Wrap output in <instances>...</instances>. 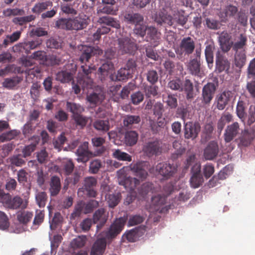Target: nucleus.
I'll return each instance as SVG.
<instances>
[{
  "label": "nucleus",
  "instance_id": "nucleus-16",
  "mask_svg": "<svg viewBox=\"0 0 255 255\" xmlns=\"http://www.w3.org/2000/svg\"><path fill=\"white\" fill-rule=\"evenodd\" d=\"M90 19L88 16L82 13L74 18H71L72 30H79L87 27Z\"/></svg>",
  "mask_w": 255,
  "mask_h": 255
},
{
  "label": "nucleus",
  "instance_id": "nucleus-36",
  "mask_svg": "<svg viewBox=\"0 0 255 255\" xmlns=\"http://www.w3.org/2000/svg\"><path fill=\"white\" fill-rule=\"evenodd\" d=\"M247 41V37L243 34H240L237 41L233 45V50L236 52L242 51V50L245 51Z\"/></svg>",
  "mask_w": 255,
  "mask_h": 255
},
{
  "label": "nucleus",
  "instance_id": "nucleus-37",
  "mask_svg": "<svg viewBox=\"0 0 255 255\" xmlns=\"http://www.w3.org/2000/svg\"><path fill=\"white\" fill-rule=\"evenodd\" d=\"M232 120L233 117L229 113L223 114L222 115L217 124L218 131L220 134L221 133L226 124L231 122Z\"/></svg>",
  "mask_w": 255,
  "mask_h": 255
},
{
  "label": "nucleus",
  "instance_id": "nucleus-48",
  "mask_svg": "<svg viewBox=\"0 0 255 255\" xmlns=\"http://www.w3.org/2000/svg\"><path fill=\"white\" fill-rule=\"evenodd\" d=\"M117 9L115 6L112 5L103 4L100 6L97 9V12L99 14L106 13L108 14H116Z\"/></svg>",
  "mask_w": 255,
  "mask_h": 255
},
{
  "label": "nucleus",
  "instance_id": "nucleus-54",
  "mask_svg": "<svg viewBox=\"0 0 255 255\" xmlns=\"http://www.w3.org/2000/svg\"><path fill=\"white\" fill-rule=\"evenodd\" d=\"M61 166L67 175L70 174L73 171L74 165L72 161L68 158H64L61 162Z\"/></svg>",
  "mask_w": 255,
  "mask_h": 255
},
{
  "label": "nucleus",
  "instance_id": "nucleus-29",
  "mask_svg": "<svg viewBox=\"0 0 255 255\" xmlns=\"http://www.w3.org/2000/svg\"><path fill=\"white\" fill-rule=\"evenodd\" d=\"M61 188L60 179L57 176H52L50 182L49 191L51 196L58 194Z\"/></svg>",
  "mask_w": 255,
  "mask_h": 255
},
{
  "label": "nucleus",
  "instance_id": "nucleus-5",
  "mask_svg": "<svg viewBox=\"0 0 255 255\" xmlns=\"http://www.w3.org/2000/svg\"><path fill=\"white\" fill-rule=\"evenodd\" d=\"M82 69L83 75L78 77V84H75L73 83L72 89L75 94H78L80 92V86L84 90L85 89H92L93 87V82L92 79L89 76V74L94 70V66L92 65H82L81 67Z\"/></svg>",
  "mask_w": 255,
  "mask_h": 255
},
{
  "label": "nucleus",
  "instance_id": "nucleus-59",
  "mask_svg": "<svg viewBox=\"0 0 255 255\" xmlns=\"http://www.w3.org/2000/svg\"><path fill=\"white\" fill-rule=\"evenodd\" d=\"M102 166V163L99 159H94L91 161L89 165V172L92 174L98 172Z\"/></svg>",
  "mask_w": 255,
  "mask_h": 255
},
{
  "label": "nucleus",
  "instance_id": "nucleus-55",
  "mask_svg": "<svg viewBox=\"0 0 255 255\" xmlns=\"http://www.w3.org/2000/svg\"><path fill=\"white\" fill-rule=\"evenodd\" d=\"M236 113L237 116L243 123L245 122L246 117L244 103L243 101H239L236 107Z\"/></svg>",
  "mask_w": 255,
  "mask_h": 255
},
{
  "label": "nucleus",
  "instance_id": "nucleus-52",
  "mask_svg": "<svg viewBox=\"0 0 255 255\" xmlns=\"http://www.w3.org/2000/svg\"><path fill=\"white\" fill-rule=\"evenodd\" d=\"M148 26L142 22H139L134 25L133 33L137 36L143 37L146 34Z\"/></svg>",
  "mask_w": 255,
  "mask_h": 255
},
{
  "label": "nucleus",
  "instance_id": "nucleus-10",
  "mask_svg": "<svg viewBox=\"0 0 255 255\" xmlns=\"http://www.w3.org/2000/svg\"><path fill=\"white\" fill-rule=\"evenodd\" d=\"M255 138V129L254 127L250 128H245L242 130L240 136L237 139L238 145L239 147H244L249 146Z\"/></svg>",
  "mask_w": 255,
  "mask_h": 255
},
{
  "label": "nucleus",
  "instance_id": "nucleus-19",
  "mask_svg": "<svg viewBox=\"0 0 255 255\" xmlns=\"http://www.w3.org/2000/svg\"><path fill=\"white\" fill-rule=\"evenodd\" d=\"M176 170L174 165L166 162H160L156 166V171L163 177L168 178Z\"/></svg>",
  "mask_w": 255,
  "mask_h": 255
},
{
  "label": "nucleus",
  "instance_id": "nucleus-46",
  "mask_svg": "<svg viewBox=\"0 0 255 255\" xmlns=\"http://www.w3.org/2000/svg\"><path fill=\"white\" fill-rule=\"evenodd\" d=\"M33 214L31 212L23 211L19 212L17 214V219L18 221L22 224H26L32 219Z\"/></svg>",
  "mask_w": 255,
  "mask_h": 255
},
{
  "label": "nucleus",
  "instance_id": "nucleus-31",
  "mask_svg": "<svg viewBox=\"0 0 255 255\" xmlns=\"http://www.w3.org/2000/svg\"><path fill=\"white\" fill-rule=\"evenodd\" d=\"M216 67L219 72L224 70L228 71L230 66V64L228 59L219 54L216 56Z\"/></svg>",
  "mask_w": 255,
  "mask_h": 255
},
{
  "label": "nucleus",
  "instance_id": "nucleus-53",
  "mask_svg": "<svg viewBox=\"0 0 255 255\" xmlns=\"http://www.w3.org/2000/svg\"><path fill=\"white\" fill-rule=\"evenodd\" d=\"M45 59L47 63L50 65H59L63 63L64 61V59L59 55H56L54 54L47 56L45 58Z\"/></svg>",
  "mask_w": 255,
  "mask_h": 255
},
{
  "label": "nucleus",
  "instance_id": "nucleus-7",
  "mask_svg": "<svg viewBox=\"0 0 255 255\" xmlns=\"http://www.w3.org/2000/svg\"><path fill=\"white\" fill-rule=\"evenodd\" d=\"M168 87L173 90L184 91L188 100H191L194 97L193 84L189 79L185 81L180 79H173L168 82Z\"/></svg>",
  "mask_w": 255,
  "mask_h": 255
},
{
  "label": "nucleus",
  "instance_id": "nucleus-34",
  "mask_svg": "<svg viewBox=\"0 0 255 255\" xmlns=\"http://www.w3.org/2000/svg\"><path fill=\"white\" fill-rule=\"evenodd\" d=\"M131 77V74L126 68H121L115 75H111V78L113 81H124Z\"/></svg>",
  "mask_w": 255,
  "mask_h": 255
},
{
  "label": "nucleus",
  "instance_id": "nucleus-49",
  "mask_svg": "<svg viewBox=\"0 0 255 255\" xmlns=\"http://www.w3.org/2000/svg\"><path fill=\"white\" fill-rule=\"evenodd\" d=\"M104 99L103 94L93 93L87 96V101L93 105L101 103Z\"/></svg>",
  "mask_w": 255,
  "mask_h": 255
},
{
  "label": "nucleus",
  "instance_id": "nucleus-47",
  "mask_svg": "<svg viewBox=\"0 0 255 255\" xmlns=\"http://www.w3.org/2000/svg\"><path fill=\"white\" fill-rule=\"evenodd\" d=\"M120 194H106L105 198L107 200L109 207L113 208L117 206L120 201Z\"/></svg>",
  "mask_w": 255,
  "mask_h": 255
},
{
  "label": "nucleus",
  "instance_id": "nucleus-42",
  "mask_svg": "<svg viewBox=\"0 0 255 255\" xmlns=\"http://www.w3.org/2000/svg\"><path fill=\"white\" fill-rule=\"evenodd\" d=\"M138 140V134L134 131H129L126 133L125 136V143L129 146L136 144Z\"/></svg>",
  "mask_w": 255,
  "mask_h": 255
},
{
  "label": "nucleus",
  "instance_id": "nucleus-64",
  "mask_svg": "<svg viewBox=\"0 0 255 255\" xmlns=\"http://www.w3.org/2000/svg\"><path fill=\"white\" fill-rule=\"evenodd\" d=\"M155 191L154 189L153 184L150 182H146L143 184L140 188L139 193L142 195L147 194L149 192Z\"/></svg>",
  "mask_w": 255,
  "mask_h": 255
},
{
  "label": "nucleus",
  "instance_id": "nucleus-23",
  "mask_svg": "<svg viewBox=\"0 0 255 255\" xmlns=\"http://www.w3.org/2000/svg\"><path fill=\"white\" fill-rule=\"evenodd\" d=\"M146 33L147 41L150 42L153 46H156L160 41V33L152 26H148Z\"/></svg>",
  "mask_w": 255,
  "mask_h": 255
},
{
  "label": "nucleus",
  "instance_id": "nucleus-45",
  "mask_svg": "<svg viewBox=\"0 0 255 255\" xmlns=\"http://www.w3.org/2000/svg\"><path fill=\"white\" fill-rule=\"evenodd\" d=\"M21 80V79L18 76L6 78L2 83V85L7 89H11L17 86L20 82Z\"/></svg>",
  "mask_w": 255,
  "mask_h": 255
},
{
  "label": "nucleus",
  "instance_id": "nucleus-1",
  "mask_svg": "<svg viewBox=\"0 0 255 255\" xmlns=\"http://www.w3.org/2000/svg\"><path fill=\"white\" fill-rule=\"evenodd\" d=\"M170 12L172 15L168 14L164 9L160 10L155 14V21L158 24L164 23L174 28L183 26L187 23L188 16L185 14V10L172 5L170 7Z\"/></svg>",
  "mask_w": 255,
  "mask_h": 255
},
{
  "label": "nucleus",
  "instance_id": "nucleus-39",
  "mask_svg": "<svg viewBox=\"0 0 255 255\" xmlns=\"http://www.w3.org/2000/svg\"><path fill=\"white\" fill-rule=\"evenodd\" d=\"M214 46L212 44H208L205 50V55L208 67L211 69L213 63V50Z\"/></svg>",
  "mask_w": 255,
  "mask_h": 255
},
{
  "label": "nucleus",
  "instance_id": "nucleus-8",
  "mask_svg": "<svg viewBox=\"0 0 255 255\" xmlns=\"http://www.w3.org/2000/svg\"><path fill=\"white\" fill-rule=\"evenodd\" d=\"M53 3L50 0L40 1L34 4L31 9V11L35 14L41 13V18L42 19L52 18L57 12L55 7L50 10H47L45 12L44 11L48 10L49 7H51Z\"/></svg>",
  "mask_w": 255,
  "mask_h": 255
},
{
  "label": "nucleus",
  "instance_id": "nucleus-21",
  "mask_svg": "<svg viewBox=\"0 0 255 255\" xmlns=\"http://www.w3.org/2000/svg\"><path fill=\"white\" fill-rule=\"evenodd\" d=\"M219 147L215 141H210L204 150L203 156L206 160H212L218 155Z\"/></svg>",
  "mask_w": 255,
  "mask_h": 255
},
{
  "label": "nucleus",
  "instance_id": "nucleus-22",
  "mask_svg": "<svg viewBox=\"0 0 255 255\" xmlns=\"http://www.w3.org/2000/svg\"><path fill=\"white\" fill-rule=\"evenodd\" d=\"M108 213L103 208L99 209L94 214L93 220L95 224H97L98 230L101 229L106 223L108 219Z\"/></svg>",
  "mask_w": 255,
  "mask_h": 255
},
{
  "label": "nucleus",
  "instance_id": "nucleus-25",
  "mask_svg": "<svg viewBox=\"0 0 255 255\" xmlns=\"http://www.w3.org/2000/svg\"><path fill=\"white\" fill-rule=\"evenodd\" d=\"M124 18L126 23L134 25L139 22H142L144 19L143 16L141 14L133 11L126 12L124 15Z\"/></svg>",
  "mask_w": 255,
  "mask_h": 255
},
{
  "label": "nucleus",
  "instance_id": "nucleus-61",
  "mask_svg": "<svg viewBox=\"0 0 255 255\" xmlns=\"http://www.w3.org/2000/svg\"><path fill=\"white\" fill-rule=\"evenodd\" d=\"M9 226L8 218L5 213L0 211V230H5Z\"/></svg>",
  "mask_w": 255,
  "mask_h": 255
},
{
  "label": "nucleus",
  "instance_id": "nucleus-17",
  "mask_svg": "<svg viewBox=\"0 0 255 255\" xmlns=\"http://www.w3.org/2000/svg\"><path fill=\"white\" fill-rule=\"evenodd\" d=\"M118 52L120 54L130 53L134 49V43L128 37H122L118 39Z\"/></svg>",
  "mask_w": 255,
  "mask_h": 255
},
{
  "label": "nucleus",
  "instance_id": "nucleus-51",
  "mask_svg": "<svg viewBox=\"0 0 255 255\" xmlns=\"http://www.w3.org/2000/svg\"><path fill=\"white\" fill-rule=\"evenodd\" d=\"M35 200L40 208L44 207L47 201V196L45 192H38L35 194Z\"/></svg>",
  "mask_w": 255,
  "mask_h": 255
},
{
  "label": "nucleus",
  "instance_id": "nucleus-20",
  "mask_svg": "<svg viewBox=\"0 0 255 255\" xmlns=\"http://www.w3.org/2000/svg\"><path fill=\"white\" fill-rule=\"evenodd\" d=\"M240 131V125L238 122L228 125L224 134L225 141L229 142L232 141L239 133Z\"/></svg>",
  "mask_w": 255,
  "mask_h": 255
},
{
  "label": "nucleus",
  "instance_id": "nucleus-30",
  "mask_svg": "<svg viewBox=\"0 0 255 255\" xmlns=\"http://www.w3.org/2000/svg\"><path fill=\"white\" fill-rule=\"evenodd\" d=\"M114 68V64L109 60H107L103 63L99 68L98 71L101 75V79L103 80Z\"/></svg>",
  "mask_w": 255,
  "mask_h": 255
},
{
  "label": "nucleus",
  "instance_id": "nucleus-13",
  "mask_svg": "<svg viewBox=\"0 0 255 255\" xmlns=\"http://www.w3.org/2000/svg\"><path fill=\"white\" fill-rule=\"evenodd\" d=\"M200 126L198 123L187 122L184 126V134L186 139H191L193 140L195 139L200 131Z\"/></svg>",
  "mask_w": 255,
  "mask_h": 255
},
{
  "label": "nucleus",
  "instance_id": "nucleus-33",
  "mask_svg": "<svg viewBox=\"0 0 255 255\" xmlns=\"http://www.w3.org/2000/svg\"><path fill=\"white\" fill-rule=\"evenodd\" d=\"M98 22L100 24H106L116 28H119L120 27L119 21L109 16H104L100 17Z\"/></svg>",
  "mask_w": 255,
  "mask_h": 255
},
{
  "label": "nucleus",
  "instance_id": "nucleus-35",
  "mask_svg": "<svg viewBox=\"0 0 255 255\" xmlns=\"http://www.w3.org/2000/svg\"><path fill=\"white\" fill-rule=\"evenodd\" d=\"M94 128L101 132H106L110 129V124L108 120H97L93 123Z\"/></svg>",
  "mask_w": 255,
  "mask_h": 255
},
{
  "label": "nucleus",
  "instance_id": "nucleus-44",
  "mask_svg": "<svg viewBox=\"0 0 255 255\" xmlns=\"http://www.w3.org/2000/svg\"><path fill=\"white\" fill-rule=\"evenodd\" d=\"M246 61V55L245 51H242L236 52L235 55V65L241 68L245 64Z\"/></svg>",
  "mask_w": 255,
  "mask_h": 255
},
{
  "label": "nucleus",
  "instance_id": "nucleus-32",
  "mask_svg": "<svg viewBox=\"0 0 255 255\" xmlns=\"http://www.w3.org/2000/svg\"><path fill=\"white\" fill-rule=\"evenodd\" d=\"M188 66L192 74L200 77H202L203 73L200 71V63L197 59L191 60Z\"/></svg>",
  "mask_w": 255,
  "mask_h": 255
},
{
  "label": "nucleus",
  "instance_id": "nucleus-24",
  "mask_svg": "<svg viewBox=\"0 0 255 255\" xmlns=\"http://www.w3.org/2000/svg\"><path fill=\"white\" fill-rule=\"evenodd\" d=\"M216 88L214 84L209 83L205 85L202 89L203 102L205 104L209 103L213 98Z\"/></svg>",
  "mask_w": 255,
  "mask_h": 255
},
{
  "label": "nucleus",
  "instance_id": "nucleus-40",
  "mask_svg": "<svg viewBox=\"0 0 255 255\" xmlns=\"http://www.w3.org/2000/svg\"><path fill=\"white\" fill-rule=\"evenodd\" d=\"M139 180L136 178L129 176L120 185L124 186L127 190L132 191L139 184Z\"/></svg>",
  "mask_w": 255,
  "mask_h": 255
},
{
  "label": "nucleus",
  "instance_id": "nucleus-28",
  "mask_svg": "<svg viewBox=\"0 0 255 255\" xmlns=\"http://www.w3.org/2000/svg\"><path fill=\"white\" fill-rule=\"evenodd\" d=\"M238 11L237 7L234 5L229 4L226 6L220 13L219 16L222 21H226L229 18L234 16Z\"/></svg>",
  "mask_w": 255,
  "mask_h": 255
},
{
  "label": "nucleus",
  "instance_id": "nucleus-50",
  "mask_svg": "<svg viewBox=\"0 0 255 255\" xmlns=\"http://www.w3.org/2000/svg\"><path fill=\"white\" fill-rule=\"evenodd\" d=\"M140 118L138 116L128 115L124 118V125L127 127H130L133 124H136L140 122Z\"/></svg>",
  "mask_w": 255,
  "mask_h": 255
},
{
  "label": "nucleus",
  "instance_id": "nucleus-2",
  "mask_svg": "<svg viewBox=\"0 0 255 255\" xmlns=\"http://www.w3.org/2000/svg\"><path fill=\"white\" fill-rule=\"evenodd\" d=\"M125 222L126 220L123 218L117 219L106 233V238L100 237L94 242L91 249L90 255H103L107 246L106 238H113L119 234L123 230Z\"/></svg>",
  "mask_w": 255,
  "mask_h": 255
},
{
  "label": "nucleus",
  "instance_id": "nucleus-58",
  "mask_svg": "<svg viewBox=\"0 0 255 255\" xmlns=\"http://www.w3.org/2000/svg\"><path fill=\"white\" fill-rule=\"evenodd\" d=\"M190 198V194L185 189L182 190L178 194L177 198L175 199V204L179 205L181 202L187 201Z\"/></svg>",
  "mask_w": 255,
  "mask_h": 255
},
{
  "label": "nucleus",
  "instance_id": "nucleus-15",
  "mask_svg": "<svg viewBox=\"0 0 255 255\" xmlns=\"http://www.w3.org/2000/svg\"><path fill=\"white\" fill-rule=\"evenodd\" d=\"M194 49L195 43L193 40L190 37H184L181 40L179 48L176 50V52L179 55L184 53L189 55L192 53Z\"/></svg>",
  "mask_w": 255,
  "mask_h": 255
},
{
  "label": "nucleus",
  "instance_id": "nucleus-12",
  "mask_svg": "<svg viewBox=\"0 0 255 255\" xmlns=\"http://www.w3.org/2000/svg\"><path fill=\"white\" fill-rule=\"evenodd\" d=\"M80 49L81 52L80 61L82 63L89 62L93 56L99 55L103 53L102 50L97 46L92 47L82 45Z\"/></svg>",
  "mask_w": 255,
  "mask_h": 255
},
{
  "label": "nucleus",
  "instance_id": "nucleus-27",
  "mask_svg": "<svg viewBox=\"0 0 255 255\" xmlns=\"http://www.w3.org/2000/svg\"><path fill=\"white\" fill-rule=\"evenodd\" d=\"M219 42L223 51L227 52L230 50L232 45L230 41V36L226 32H222L219 36Z\"/></svg>",
  "mask_w": 255,
  "mask_h": 255
},
{
  "label": "nucleus",
  "instance_id": "nucleus-26",
  "mask_svg": "<svg viewBox=\"0 0 255 255\" xmlns=\"http://www.w3.org/2000/svg\"><path fill=\"white\" fill-rule=\"evenodd\" d=\"M233 97L231 91H226L218 96L217 107L219 110H223L228 104L231 98Z\"/></svg>",
  "mask_w": 255,
  "mask_h": 255
},
{
  "label": "nucleus",
  "instance_id": "nucleus-38",
  "mask_svg": "<svg viewBox=\"0 0 255 255\" xmlns=\"http://www.w3.org/2000/svg\"><path fill=\"white\" fill-rule=\"evenodd\" d=\"M66 108L68 111L73 114V116L80 114L84 111V108L81 105L75 103L67 102Z\"/></svg>",
  "mask_w": 255,
  "mask_h": 255
},
{
  "label": "nucleus",
  "instance_id": "nucleus-62",
  "mask_svg": "<svg viewBox=\"0 0 255 255\" xmlns=\"http://www.w3.org/2000/svg\"><path fill=\"white\" fill-rule=\"evenodd\" d=\"M36 157L40 163H45L49 160V155L45 149H42L36 153Z\"/></svg>",
  "mask_w": 255,
  "mask_h": 255
},
{
  "label": "nucleus",
  "instance_id": "nucleus-11",
  "mask_svg": "<svg viewBox=\"0 0 255 255\" xmlns=\"http://www.w3.org/2000/svg\"><path fill=\"white\" fill-rule=\"evenodd\" d=\"M76 69V64L74 63L66 64L63 69L57 73L56 80L62 83L69 82L73 80V76Z\"/></svg>",
  "mask_w": 255,
  "mask_h": 255
},
{
  "label": "nucleus",
  "instance_id": "nucleus-3",
  "mask_svg": "<svg viewBox=\"0 0 255 255\" xmlns=\"http://www.w3.org/2000/svg\"><path fill=\"white\" fill-rule=\"evenodd\" d=\"M148 163L146 162H139L131 164L129 166H125L117 172V176L120 184L128 178L127 172L130 170L134 175L141 180L145 179L147 176Z\"/></svg>",
  "mask_w": 255,
  "mask_h": 255
},
{
  "label": "nucleus",
  "instance_id": "nucleus-60",
  "mask_svg": "<svg viewBox=\"0 0 255 255\" xmlns=\"http://www.w3.org/2000/svg\"><path fill=\"white\" fill-rule=\"evenodd\" d=\"M24 14V11L22 9L19 8H7L3 10V14L5 16H12L15 15H22Z\"/></svg>",
  "mask_w": 255,
  "mask_h": 255
},
{
  "label": "nucleus",
  "instance_id": "nucleus-63",
  "mask_svg": "<svg viewBox=\"0 0 255 255\" xmlns=\"http://www.w3.org/2000/svg\"><path fill=\"white\" fill-rule=\"evenodd\" d=\"M205 25L210 29H218L220 27L219 21L212 18H207L205 19Z\"/></svg>",
  "mask_w": 255,
  "mask_h": 255
},
{
  "label": "nucleus",
  "instance_id": "nucleus-4",
  "mask_svg": "<svg viewBox=\"0 0 255 255\" xmlns=\"http://www.w3.org/2000/svg\"><path fill=\"white\" fill-rule=\"evenodd\" d=\"M174 190V186L171 183H167L163 187V195L158 194L154 196L151 198V212H158L159 213H165L170 208L171 205H165V198L170 195Z\"/></svg>",
  "mask_w": 255,
  "mask_h": 255
},
{
  "label": "nucleus",
  "instance_id": "nucleus-14",
  "mask_svg": "<svg viewBox=\"0 0 255 255\" xmlns=\"http://www.w3.org/2000/svg\"><path fill=\"white\" fill-rule=\"evenodd\" d=\"M162 143L159 140H155L146 143L143 147V151L148 156L158 155L162 152Z\"/></svg>",
  "mask_w": 255,
  "mask_h": 255
},
{
  "label": "nucleus",
  "instance_id": "nucleus-9",
  "mask_svg": "<svg viewBox=\"0 0 255 255\" xmlns=\"http://www.w3.org/2000/svg\"><path fill=\"white\" fill-rule=\"evenodd\" d=\"M89 143L87 141L83 142L77 149L75 154L77 156L76 160L79 163H85L91 157L97 155L93 154L92 152L89 150ZM103 152V149L99 151L97 155L101 154Z\"/></svg>",
  "mask_w": 255,
  "mask_h": 255
},
{
  "label": "nucleus",
  "instance_id": "nucleus-6",
  "mask_svg": "<svg viewBox=\"0 0 255 255\" xmlns=\"http://www.w3.org/2000/svg\"><path fill=\"white\" fill-rule=\"evenodd\" d=\"M0 202L2 203L7 208L11 209H25L28 204L26 199L23 200L16 196L11 198L8 193H5L0 189Z\"/></svg>",
  "mask_w": 255,
  "mask_h": 255
},
{
  "label": "nucleus",
  "instance_id": "nucleus-57",
  "mask_svg": "<svg viewBox=\"0 0 255 255\" xmlns=\"http://www.w3.org/2000/svg\"><path fill=\"white\" fill-rule=\"evenodd\" d=\"M21 33V32L20 31H16L11 35H7L6 38L3 40V44L6 46L10 43L16 41L20 38Z\"/></svg>",
  "mask_w": 255,
  "mask_h": 255
},
{
  "label": "nucleus",
  "instance_id": "nucleus-56",
  "mask_svg": "<svg viewBox=\"0 0 255 255\" xmlns=\"http://www.w3.org/2000/svg\"><path fill=\"white\" fill-rule=\"evenodd\" d=\"M20 133L18 130L13 129L0 135V141L3 142L6 140H10L16 137Z\"/></svg>",
  "mask_w": 255,
  "mask_h": 255
},
{
  "label": "nucleus",
  "instance_id": "nucleus-43",
  "mask_svg": "<svg viewBox=\"0 0 255 255\" xmlns=\"http://www.w3.org/2000/svg\"><path fill=\"white\" fill-rule=\"evenodd\" d=\"M56 26L59 29L72 30L71 18H61L56 22Z\"/></svg>",
  "mask_w": 255,
  "mask_h": 255
},
{
  "label": "nucleus",
  "instance_id": "nucleus-18",
  "mask_svg": "<svg viewBox=\"0 0 255 255\" xmlns=\"http://www.w3.org/2000/svg\"><path fill=\"white\" fill-rule=\"evenodd\" d=\"M192 176L190 178V184L192 187H199L203 182V179L201 174V166L200 164H195L192 168Z\"/></svg>",
  "mask_w": 255,
  "mask_h": 255
},
{
  "label": "nucleus",
  "instance_id": "nucleus-41",
  "mask_svg": "<svg viewBox=\"0 0 255 255\" xmlns=\"http://www.w3.org/2000/svg\"><path fill=\"white\" fill-rule=\"evenodd\" d=\"M112 151L113 157L119 160L131 161L132 160L130 155L119 149H113Z\"/></svg>",
  "mask_w": 255,
  "mask_h": 255
}]
</instances>
